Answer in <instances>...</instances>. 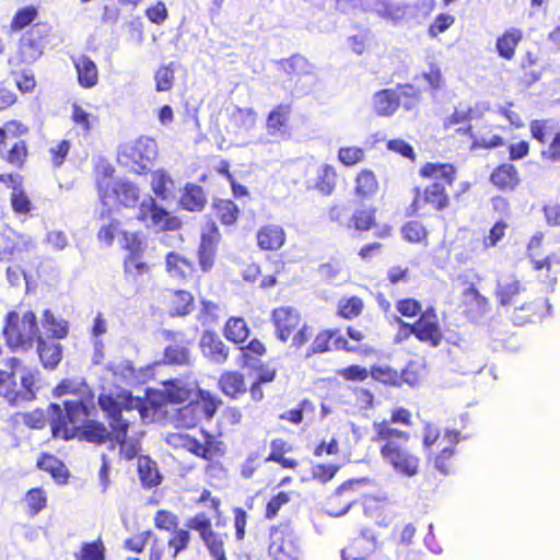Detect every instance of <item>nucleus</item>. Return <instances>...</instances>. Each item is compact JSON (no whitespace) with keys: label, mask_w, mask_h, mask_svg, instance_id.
<instances>
[{"label":"nucleus","mask_w":560,"mask_h":560,"mask_svg":"<svg viewBox=\"0 0 560 560\" xmlns=\"http://www.w3.org/2000/svg\"><path fill=\"white\" fill-rule=\"evenodd\" d=\"M55 392L57 395H62V394H68V393L73 394L75 396V398H73L72 400H77V399H81V398L83 400H86L89 398L93 401V397L90 395V393L88 390V386L83 382L77 383L71 380H63L56 387Z\"/></svg>","instance_id":"obj_41"},{"label":"nucleus","mask_w":560,"mask_h":560,"mask_svg":"<svg viewBox=\"0 0 560 560\" xmlns=\"http://www.w3.org/2000/svg\"><path fill=\"white\" fill-rule=\"evenodd\" d=\"M43 328L52 338L62 339L68 335V322L56 317L50 310H45L42 317Z\"/></svg>","instance_id":"obj_32"},{"label":"nucleus","mask_w":560,"mask_h":560,"mask_svg":"<svg viewBox=\"0 0 560 560\" xmlns=\"http://www.w3.org/2000/svg\"><path fill=\"white\" fill-rule=\"evenodd\" d=\"M137 219L144 222L148 228L158 230H176L179 226L177 218L172 217L168 211L158 206L156 201L147 196L140 203Z\"/></svg>","instance_id":"obj_10"},{"label":"nucleus","mask_w":560,"mask_h":560,"mask_svg":"<svg viewBox=\"0 0 560 560\" xmlns=\"http://www.w3.org/2000/svg\"><path fill=\"white\" fill-rule=\"evenodd\" d=\"M78 73L79 83L84 88H92L97 83V68L94 61L86 57L80 56L73 59Z\"/></svg>","instance_id":"obj_26"},{"label":"nucleus","mask_w":560,"mask_h":560,"mask_svg":"<svg viewBox=\"0 0 560 560\" xmlns=\"http://www.w3.org/2000/svg\"><path fill=\"white\" fill-rule=\"evenodd\" d=\"M219 406V401L211 397L209 394L205 395L201 394V401L198 404H189L186 407H184L180 412L184 417H186L188 413H197L202 415L206 419H211L214 413L217 412Z\"/></svg>","instance_id":"obj_34"},{"label":"nucleus","mask_w":560,"mask_h":560,"mask_svg":"<svg viewBox=\"0 0 560 560\" xmlns=\"http://www.w3.org/2000/svg\"><path fill=\"white\" fill-rule=\"evenodd\" d=\"M289 118V108L287 106H277L273 108L267 118V129L271 135L282 132Z\"/></svg>","instance_id":"obj_43"},{"label":"nucleus","mask_w":560,"mask_h":560,"mask_svg":"<svg viewBox=\"0 0 560 560\" xmlns=\"http://www.w3.org/2000/svg\"><path fill=\"white\" fill-rule=\"evenodd\" d=\"M363 150L358 147L341 148L338 152L339 161L347 166L357 164L363 159Z\"/></svg>","instance_id":"obj_55"},{"label":"nucleus","mask_w":560,"mask_h":560,"mask_svg":"<svg viewBox=\"0 0 560 560\" xmlns=\"http://www.w3.org/2000/svg\"><path fill=\"white\" fill-rule=\"evenodd\" d=\"M151 186L154 194L162 200H166L173 196L175 183L167 172L156 170L151 174Z\"/></svg>","instance_id":"obj_30"},{"label":"nucleus","mask_w":560,"mask_h":560,"mask_svg":"<svg viewBox=\"0 0 560 560\" xmlns=\"http://www.w3.org/2000/svg\"><path fill=\"white\" fill-rule=\"evenodd\" d=\"M37 466L45 471H48L59 482H65L67 478L66 467L58 458L52 455H43L37 460Z\"/></svg>","instance_id":"obj_39"},{"label":"nucleus","mask_w":560,"mask_h":560,"mask_svg":"<svg viewBox=\"0 0 560 560\" xmlns=\"http://www.w3.org/2000/svg\"><path fill=\"white\" fill-rule=\"evenodd\" d=\"M211 440L212 436L207 435L206 443H201L189 435L172 434L168 442L175 446L182 445L192 454L207 459L211 456Z\"/></svg>","instance_id":"obj_22"},{"label":"nucleus","mask_w":560,"mask_h":560,"mask_svg":"<svg viewBox=\"0 0 560 560\" xmlns=\"http://www.w3.org/2000/svg\"><path fill=\"white\" fill-rule=\"evenodd\" d=\"M402 5L410 7L409 14L404 19L402 22L415 21L419 15H429L434 8V0H418L415 3H402Z\"/></svg>","instance_id":"obj_51"},{"label":"nucleus","mask_w":560,"mask_h":560,"mask_svg":"<svg viewBox=\"0 0 560 560\" xmlns=\"http://www.w3.org/2000/svg\"><path fill=\"white\" fill-rule=\"evenodd\" d=\"M186 526L190 529L197 530L206 546L222 538L220 534L213 532L211 521L205 513H198L194 517L189 518L186 522Z\"/></svg>","instance_id":"obj_27"},{"label":"nucleus","mask_w":560,"mask_h":560,"mask_svg":"<svg viewBox=\"0 0 560 560\" xmlns=\"http://www.w3.org/2000/svg\"><path fill=\"white\" fill-rule=\"evenodd\" d=\"M272 322L277 337L281 341H287L292 330L300 324V314L290 306L278 307L272 312Z\"/></svg>","instance_id":"obj_16"},{"label":"nucleus","mask_w":560,"mask_h":560,"mask_svg":"<svg viewBox=\"0 0 560 560\" xmlns=\"http://www.w3.org/2000/svg\"><path fill=\"white\" fill-rule=\"evenodd\" d=\"M220 387L222 392L228 396H236L240 393L245 392L243 375L237 372L224 373L220 381Z\"/></svg>","instance_id":"obj_37"},{"label":"nucleus","mask_w":560,"mask_h":560,"mask_svg":"<svg viewBox=\"0 0 560 560\" xmlns=\"http://www.w3.org/2000/svg\"><path fill=\"white\" fill-rule=\"evenodd\" d=\"M402 235L407 241L416 243L427 236V231L420 222L411 221L402 228Z\"/></svg>","instance_id":"obj_57"},{"label":"nucleus","mask_w":560,"mask_h":560,"mask_svg":"<svg viewBox=\"0 0 560 560\" xmlns=\"http://www.w3.org/2000/svg\"><path fill=\"white\" fill-rule=\"evenodd\" d=\"M371 375L378 382L399 386V374L387 365L373 366L371 369Z\"/></svg>","instance_id":"obj_50"},{"label":"nucleus","mask_w":560,"mask_h":560,"mask_svg":"<svg viewBox=\"0 0 560 560\" xmlns=\"http://www.w3.org/2000/svg\"><path fill=\"white\" fill-rule=\"evenodd\" d=\"M156 91H168L173 86L174 71L170 67H162L155 73Z\"/></svg>","instance_id":"obj_58"},{"label":"nucleus","mask_w":560,"mask_h":560,"mask_svg":"<svg viewBox=\"0 0 560 560\" xmlns=\"http://www.w3.org/2000/svg\"><path fill=\"white\" fill-rule=\"evenodd\" d=\"M420 366L416 362H409L408 365L399 374V385L406 383L410 386L416 385L420 381Z\"/></svg>","instance_id":"obj_64"},{"label":"nucleus","mask_w":560,"mask_h":560,"mask_svg":"<svg viewBox=\"0 0 560 560\" xmlns=\"http://www.w3.org/2000/svg\"><path fill=\"white\" fill-rule=\"evenodd\" d=\"M285 241V234L279 225L262 226L257 233V242L264 250H277Z\"/></svg>","instance_id":"obj_23"},{"label":"nucleus","mask_w":560,"mask_h":560,"mask_svg":"<svg viewBox=\"0 0 560 560\" xmlns=\"http://www.w3.org/2000/svg\"><path fill=\"white\" fill-rule=\"evenodd\" d=\"M62 409L58 404L49 405V421L52 435L69 440L74 435L89 442L104 443L112 436V431L95 420H89L90 410L94 408L91 399L65 400Z\"/></svg>","instance_id":"obj_1"},{"label":"nucleus","mask_w":560,"mask_h":560,"mask_svg":"<svg viewBox=\"0 0 560 560\" xmlns=\"http://www.w3.org/2000/svg\"><path fill=\"white\" fill-rule=\"evenodd\" d=\"M1 158L14 167H22L26 156L27 148L24 141L13 144L7 153H0Z\"/></svg>","instance_id":"obj_47"},{"label":"nucleus","mask_w":560,"mask_h":560,"mask_svg":"<svg viewBox=\"0 0 560 560\" xmlns=\"http://www.w3.org/2000/svg\"><path fill=\"white\" fill-rule=\"evenodd\" d=\"M37 353L43 366L54 370L62 359V346L54 340H45L43 337H39Z\"/></svg>","instance_id":"obj_21"},{"label":"nucleus","mask_w":560,"mask_h":560,"mask_svg":"<svg viewBox=\"0 0 560 560\" xmlns=\"http://www.w3.org/2000/svg\"><path fill=\"white\" fill-rule=\"evenodd\" d=\"M224 335L229 340L240 343L247 339L249 329L243 318H230L225 324Z\"/></svg>","instance_id":"obj_36"},{"label":"nucleus","mask_w":560,"mask_h":560,"mask_svg":"<svg viewBox=\"0 0 560 560\" xmlns=\"http://www.w3.org/2000/svg\"><path fill=\"white\" fill-rule=\"evenodd\" d=\"M19 125L10 121L0 128V153H7L13 144H19L20 140L16 136Z\"/></svg>","instance_id":"obj_45"},{"label":"nucleus","mask_w":560,"mask_h":560,"mask_svg":"<svg viewBox=\"0 0 560 560\" xmlns=\"http://www.w3.org/2000/svg\"><path fill=\"white\" fill-rule=\"evenodd\" d=\"M166 270L168 275L177 279H186L191 276L192 262L178 253L170 252L165 258Z\"/></svg>","instance_id":"obj_28"},{"label":"nucleus","mask_w":560,"mask_h":560,"mask_svg":"<svg viewBox=\"0 0 560 560\" xmlns=\"http://www.w3.org/2000/svg\"><path fill=\"white\" fill-rule=\"evenodd\" d=\"M523 37L521 30L512 27L503 33L495 44L497 51L500 57L511 60L515 54V47L518 45Z\"/></svg>","instance_id":"obj_25"},{"label":"nucleus","mask_w":560,"mask_h":560,"mask_svg":"<svg viewBox=\"0 0 560 560\" xmlns=\"http://www.w3.org/2000/svg\"><path fill=\"white\" fill-rule=\"evenodd\" d=\"M410 9V7L402 5V2L392 0H364L362 12L374 13L383 20L398 25L409 14Z\"/></svg>","instance_id":"obj_11"},{"label":"nucleus","mask_w":560,"mask_h":560,"mask_svg":"<svg viewBox=\"0 0 560 560\" xmlns=\"http://www.w3.org/2000/svg\"><path fill=\"white\" fill-rule=\"evenodd\" d=\"M120 243L124 248L129 252V255H141L145 248V243L139 233L122 232Z\"/></svg>","instance_id":"obj_48"},{"label":"nucleus","mask_w":560,"mask_h":560,"mask_svg":"<svg viewBox=\"0 0 560 560\" xmlns=\"http://www.w3.org/2000/svg\"><path fill=\"white\" fill-rule=\"evenodd\" d=\"M98 405L109 421L112 439L120 445L127 458L135 457L137 454L136 447L132 445L129 446L126 442L130 420L122 416V411H129L131 407L128 405L122 406L113 396L106 394L100 395Z\"/></svg>","instance_id":"obj_6"},{"label":"nucleus","mask_w":560,"mask_h":560,"mask_svg":"<svg viewBox=\"0 0 560 560\" xmlns=\"http://www.w3.org/2000/svg\"><path fill=\"white\" fill-rule=\"evenodd\" d=\"M37 13V9L33 5L18 10L11 22V30L18 32L25 28L36 19Z\"/></svg>","instance_id":"obj_46"},{"label":"nucleus","mask_w":560,"mask_h":560,"mask_svg":"<svg viewBox=\"0 0 560 560\" xmlns=\"http://www.w3.org/2000/svg\"><path fill=\"white\" fill-rule=\"evenodd\" d=\"M455 450L452 446H444L441 452L435 456L434 467L443 475L451 472L448 460L454 456Z\"/></svg>","instance_id":"obj_61"},{"label":"nucleus","mask_w":560,"mask_h":560,"mask_svg":"<svg viewBox=\"0 0 560 560\" xmlns=\"http://www.w3.org/2000/svg\"><path fill=\"white\" fill-rule=\"evenodd\" d=\"M215 244L208 235H202L198 249L199 265L203 271L211 269L214 262Z\"/></svg>","instance_id":"obj_40"},{"label":"nucleus","mask_w":560,"mask_h":560,"mask_svg":"<svg viewBox=\"0 0 560 560\" xmlns=\"http://www.w3.org/2000/svg\"><path fill=\"white\" fill-rule=\"evenodd\" d=\"M363 308L362 300L358 296H351L347 300H341L339 302V314L343 318H353L357 317Z\"/></svg>","instance_id":"obj_52"},{"label":"nucleus","mask_w":560,"mask_h":560,"mask_svg":"<svg viewBox=\"0 0 560 560\" xmlns=\"http://www.w3.org/2000/svg\"><path fill=\"white\" fill-rule=\"evenodd\" d=\"M490 179L500 189H514L518 185L517 171L512 164H502L495 168Z\"/></svg>","instance_id":"obj_29"},{"label":"nucleus","mask_w":560,"mask_h":560,"mask_svg":"<svg viewBox=\"0 0 560 560\" xmlns=\"http://www.w3.org/2000/svg\"><path fill=\"white\" fill-rule=\"evenodd\" d=\"M455 22V18L447 13H440L429 26L428 34L435 38L440 33L447 31Z\"/></svg>","instance_id":"obj_54"},{"label":"nucleus","mask_w":560,"mask_h":560,"mask_svg":"<svg viewBox=\"0 0 560 560\" xmlns=\"http://www.w3.org/2000/svg\"><path fill=\"white\" fill-rule=\"evenodd\" d=\"M158 155V144L149 137H140L135 141L120 145L118 163L136 174L149 168V164Z\"/></svg>","instance_id":"obj_7"},{"label":"nucleus","mask_w":560,"mask_h":560,"mask_svg":"<svg viewBox=\"0 0 560 560\" xmlns=\"http://www.w3.org/2000/svg\"><path fill=\"white\" fill-rule=\"evenodd\" d=\"M334 334L330 331H324L316 336L314 341L311 345V351L307 353V357L314 353H323L325 351L330 350L329 343L331 342L334 338Z\"/></svg>","instance_id":"obj_63"},{"label":"nucleus","mask_w":560,"mask_h":560,"mask_svg":"<svg viewBox=\"0 0 560 560\" xmlns=\"http://www.w3.org/2000/svg\"><path fill=\"white\" fill-rule=\"evenodd\" d=\"M544 238V234L541 232H537L529 241L528 244V255L532 257V261L534 264V268L536 270H540L546 268L547 271H553L557 273L560 270V260L553 257H547L544 260H537L534 258V250L538 248Z\"/></svg>","instance_id":"obj_31"},{"label":"nucleus","mask_w":560,"mask_h":560,"mask_svg":"<svg viewBox=\"0 0 560 560\" xmlns=\"http://www.w3.org/2000/svg\"><path fill=\"white\" fill-rule=\"evenodd\" d=\"M11 363V372L0 371V396L11 405L20 406L35 398L39 373L22 365L15 358Z\"/></svg>","instance_id":"obj_3"},{"label":"nucleus","mask_w":560,"mask_h":560,"mask_svg":"<svg viewBox=\"0 0 560 560\" xmlns=\"http://www.w3.org/2000/svg\"><path fill=\"white\" fill-rule=\"evenodd\" d=\"M215 214L219 220L225 224L231 225L237 220L238 208L231 200H217L213 203Z\"/></svg>","instance_id":"obj_42"},{"label":"nucleus","mask_w":560,"mask_h":560,"mask_svg":"<svg viewBox=\"0 0 560 560\" xmlns=\"http://www.w3.org/2000/svg\"><path fill=\"white\" fill-rule=\"evenodd\" d=\"M194 308V298L190 292L177 290L172 299L171 315L185 316Z\"/></svg>","instance_id":"obj_38"},{"label":"nucleus","mask_w":560,"mask_h":560,"mask_svg":"<svg viewBox=\"0 0 560 560\" xmlns=\"http://www.w3.org/2000/svg\"><path fill=\"white\" fill-rule=\"evenodd\" d=\"M113 168L106 167L104 176L97 180L98 196L104 206H110L117 200L125 207H135L140 198L139 188L131 182L110 178Z\"/></svg>","instance_id":"obj_8"},{"label":"nucleus","mask_w":560,"mask_h":560,"mask_svg":"<svg viewBox=\"0 0 560 560\" xmlns=\"http://www.w3.org/2000/svg\"><path fill=\"white\" fill-rule=\"evenodd\" d=\"M307 60L299 55L292 56L284 62V70L288 73H296L299 79L296 84L301 83L300 93L306 94L316 83V77L313 72L307 70Z\"/></svg>","instance_id":"obj_17"},{"label":"nucleus","mask_w":560,"mask_h":560,"mask_svg":"<svg viewBox=\"0 0 560 560\" xmlns=\"http://www.w3.org/2000/svg\"><path fill=\"white\" fill-rule=\"evenodd\" d=\"M43 54L39 38L34 36V30L25 33L19 43L18 51L9 58V65L18 67L22 63L31 65Z\"/></svg>","instance_id":"obj_12"},{"label":"nucleus","mask_w":560,"mask_h":560,"mask_svg":"<svg viewBox=\"0 0 560 560\" xmlns=\"http://www.w3.org/2000/svg\"><path fill=\"white\" fill-rule=\"evenodd\" d=\"M139 478L144 487L152 488L161 482V476L156 464L148 457H141L138 460Z\"/></svg>","instance_id":"obj_35"},{"label":"nucleus","mask_w":560,"mask_h":560,"mask_svg":"<svg viewBox=\"0 0 560 560\" xmlns=\"http://www.w3.org/2000/svg\"><path fill=\"white\" fill-rule=\"evenodd\" d=\"M104 546L101 541L86 542L81 549V560H103Z\"/></svg>","instance_id":"obj_60"},{"label":"nucleus","mask_w":560,"mask_h":560,"mask_svg":"<svg viewBox=\"0 0 560 560\" xmlns=\"http://www.w3.org/2000/svg\"><path fill=\"white\" fill-rule=\"evenodd\" d=\"M372 441L381 442L380 453L385 464L402 477H415L419 472L420 458L407 446L410 434L389 427L387 420L373 423Z\"/></svg>","instance_id":"obj_2"},{"label":"nucleus","mask_w":560,"mask_h":560,"mask_svg":"<svg viewBox=\"0 0 560 560\" xmlns=\"http://www.w3.org/2000/svg\"><path fill=\"white\" fill-rule=\"evenodd\" d=\"M207 202L203 188L196 184H186L179 203L188 211H201Z\"/></svg>","instance_id":"obj_24"},{"label":"nucleus","mask_w":560,"mask_h":560,"mask_svg":"<svg viewBox=\"0 0 560 560\" xmlns=\"http://www.w3.org/2000/svg\"><path fill=\"white\" fill-rule=\"evenodd\" d=\"M268 552L273 560H299L300 539L288 527L275 528L270 533Z\"/></svg>","instance_id":"obj_9"},{"label":"nucleus","mask_w":560,"mask_h":560,"mask_svg":"<svg viewBox=\"0 0 560 560\" xmlns=\"http://www.w3.org/2000/svg\"><path fill=\"white\" fill-rule=\"evenodd\" d=\"M190 540V534L186 529H177L175 530V535L172 539L168 540V546L174 548L173 558H176L177 555L185 550L188 547Z\"/></svg>","instance_id":"obj_62"},{"label":"nucleus","mask_w":560,"mask_h":560,"mask_svg":"<svg viewBox=\"0 0 560 560\" xmlns=\"http://www.w3.org/2000/svg\"><path fill=\"white\" fill-rule=\"evenodd\" d=\"M125 273L128 277H136L148 272L149 267L141 260V255H128L125 258Z\"/></svg>","instance_id":"obj_53"},{"label":"nucleus","mask_w":560,"mask_h":560,"mask_svg":"<svg viewBox=\"0 0 560 560\" xmlns=\"http://www.w3.org/2000/svg\"><path fill=\"white\" fill-rule=\"evenodd\" d=\"M11 205L13 210L21 214L30 212L32 206L31 200L21 187L12 191Z\"/></svg>","instance_id":"obj_56"},{"label":"nucleus","mask_w":560,"mask_h":560,"mask_svg":"<svg viewBox=\"0 0 560 560\" xmlns=\"http://www.w3.org/2000/svg\"><path fill=\"white\" fill-rule=\"evenodd\" d=\"M464 313L471 322L480 320L489 311L488 299L479 293L474 284H469L462 294Z\"/></svg>","instance_id":"obj_13"},{"label":"nucleus","mask_w":560,"mask_h":560,"mask_svg":"<svg viewBox=\"0 0 560 560\" xmlns=\"http://www.w3.org/2000/svg\"><path fill=\"white\" fill-rule=\"evenodd\" d=\"M173 337V342L164 349V361L173 365H189L191 353L190 342L184 338L180 332H167Z\"/></svg>","instance_id":"obj_15"},{"label":"nucleus","mask_w":560,"mask_h":560,"mask_svg":"<svg viewBox=\"0 0 560 560\" xmlns=\"http://www.w3.org/2000/svg\"><path fill=\"white\" fill-rule=\"evenodd\" d=\"M524 291L525 287L514 276L498 279L495 295L502 306L515 304Z\"/></svg>","instance_id":"obj_20"},{"label":"nucleus","mask_w":560,"mask_h":560,"mask_svg":"<svg viewBox=\"0 0 560 560\" xmlns=\"http://www.w3.org/2000/svg\"><path fill=\"white\" fill-rule=\"evenodd\" d=\"M355 183V192L362 197H369L373 195L377 189V180L375 175L369 170H363L360 172L357 176Z\"/></svg>","instance_id":"obj_44"},{"label":"nucleus","mask_w":560,"mask_h":560,"mask_svg":"<svg viewBox=\"0 0 560 560\" xmlns=\"http://www.w3.org/2000/svg\"><path fill=\"white\" fill-rule=\"evenodd\" d=\"M290 501V494L287 492H279L277 495L272 497L267 503L266 508V518L272 520L278 514L279 510L282 505L287 504Z\"/></svg>","instance_id":"obj_59"},{"label":"nucleus","mask_w":560,"mask_h":560,"mask_svg":"<svg viewBox=\"0 0 560 560\" xmlns=\"http://www.w3.org/2000/svg\"><path fill=\"white\" fill-rule=\"evenodd\" d=\"M317 188L324 195H330L336 185V172L330 165H324L318 175Z\"/></svg>","instance_id":"obj_49"},{"label":"nucleus","mask_w":560,"mask_h":560,"mask_svg":"<svg viewBox=\"0 0 560 560\" xmlns=\"http://www.w3.org/2000/svg\"><path fill=\"white\" fill-rule=\"evenodd\" d=\"M423 177L433 178L434 182L428 186L423 194L416 188V196L412 206L416 210L425 203L432 205L435 210H443L448 205V197L445 194L446 185H452L455 170L451 164L427 163L420 171Z\"/></svg>","instance_id":"obj_4"},{"label":"nucleus","mask_w":560,"mask_h":560,"mask_svg":"<svg viewBox=\"0 0 560 560\" xmlns=\"http://www.w3.org/2000/svg\"><path fill=\"white\" fill-rule=\"evenodd\" d=\"M191 387L180 380H170L164 384V396L170 402L179 404L188 400Z\"/></svg>","instance_id":"obj_33"},{"label":"nucleus","mask_w":560,"mask_h":560,"mask_svg":"<svg viewBox=\"0 0 560 560\" xmlns=\"http://www.w3.org/2000/svg\"><path fill=\"white\" fill-rule=\"evenodd\" d=\"M372 105L378 116L390 117L400 105V95L398 91L394 89L377 91L372 96Z\"/></svg>","instance_id":"obj_19"},{"label":"nucleus","mask_w":560,"mask_h":560,"mask_svg":"<svg viewBox=\"0 0 560 560\" xmlns=\"http://www.w3.org/2000/svg\"><path fill=\"white\" fill-rule=\"evenodd\" d=\"M3 335L10 349H32L35 341L42 337L35 313L27 311L21 315L15 311L9 312L4 319Z\"/></svg>","instance_id":"obj_5"},{"label":"nucleus","mask_w":560,"mask_h":560,"mask_svg":"<svg viewBox=\"0 0 560 560\" xmlns=\"http://www.w3.org/2000/svg\"><path fill=\"white\" fill-rule=\"evenodd\" d=\"M199 346L205 358L213 363L222 364L229 357V347L213 331H205L200 338Z\"/></svg>","instance_id":"obj_14"},{"label":"nucleus","mask_w":560,"mask_h":560,"mask_svg":"<svg viewBox=\"0 0 560 560\" xmlns=\"http://www.w3.org/2000/svg\"><path fill=\"white\" fill-rule=\"evenodd\" d=\"M402 326L407 327L419 340L429 342L432 347H438L442 340V331L439 322H429L419 318L415 324H407L398 319Z\"/></svg>","instance_id":"obj_18"}]
</instances>
